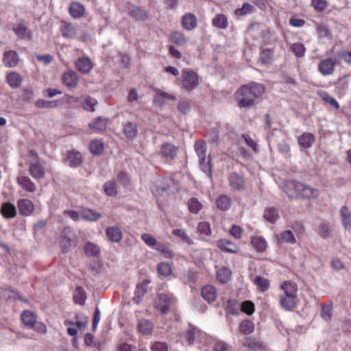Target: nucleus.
<instances>
[{"instance_id":"f257e3e1","label":"nucleus","mask_w":351,"mask_h":351,"mask_svg":"<svg viewBox=\"0 0 351 351\" xmlns=\"http://www.w3.org/2000/svg\"><path fill=\"white\" fill-rule=\"evenodd\" d=\"M264 92V86L259 83L252 82L242 86L236 93L239 107L248 108L253 107Z\"/></svg>"},{"instance_id":"f03ea898","label":"nucleus","mask_w":351,"mask_h":351,"mask_svg":"<svg viewBox=\"0 0 351 351\" xmlns=\"http://www.w3.org/2000/svg\"><path fill=\"white\" fill-rule=\"evenodd\" d=\"M285 192L290 198L312 199L319 195L317 189L295 180L288 182L285 184Z\"/></svg>"},{"instance_id":"7ed1b4c3","label":"nucleus","mask_w":351,"mask_h":351,"mask_svg":"<svg viewBox=\"0 0 351 351\" xmlns=\"http://www.w3.org/2000/svg\"><path fill=\"white\" fill-rule=\"evenodd\" d=\"M195 153L199 158V165L206 175L212 178L213 165L210 156L207 155V145L203 141H197L194 145Z\"/></svg>"},{"instance_id":"20e7f679","label":"nucleus","mask_w":351,"mask_h":351,"mask_svg":"<svg viewBox=\"0 0 351 351\" xmlns=\"http://www.w3.org/2000/svg\"><path fill=\"white\" fill-rule=\"evenodd\" d=\"M174 304V298L169 293H161L158 294L157 308L161 314L169 313Z\"/></svg>"},{"instance_id":"39448f33","label":"nucleus","mask_w":351,"mask_h":351,"mask_svg":"<svg viewBox=\"0 0 351 351\" xmlns=\"http://www.w3.org/2000/svg\"><path fill=\"white\" fill-rule=\"evenodd\" d=\"M183 84L186 89L191 90L197 86L198 77L193 71H184Z\"/></svg>"},{"instance_id":"423d86ee","label":"nucleus","mask_w":351,"mask_h":351,"mask_svg":"<svg viewBox=\"0 0 351 351\" xmlns=\"http://www.w3.org/2000/svg\"><path fill=\"white\" fill-rule=\"evenodd\" d=\"M19 214L23 216H30L34 211L33 202L28 199H20L17 202Z\"/></svg>"},{"instance_id":"0eeeda50","label":"nucleus","mask_w":351,"mask_h":351,"mask_svg":"<svg viewBox=\"0 0 351 351\" xmlns=\"http://www.w3.org/2000/svg\"><path fill=\"white\" fill-rule=\"evenodd\" d=\"M30 175L36 180L44 178L45 176V169L40 160L32 161L29 168Z\"/></svg>"},{"instance_id":"6e6552de","label":"nucleus","mask_w":351,"mask_h":351,"mask_svg":"<svg viewBox=\"0 0 351 351\" xmlns=\"http://www.w3.org/2000/svg\"><path fill=\"white\" fill-rule=\"evenodd\" d=\"M335 64L336 60L326 58L319 62L318 70L323 75H329L333 73Z\"/></svg>"},{"instance_id":"1a4fd4ad","label":"nucleus","mask_w":351,"mask_h":351,"mask_svg":"<svg viewBox=\"0 0 351 351\" xmlns=\"http://www.w3.org/2000/svg\"><path fill=\"white\" fill-rule=\"evenodd\" d=\"M181 24L182 27L186 31H192L197 25V17L192 13H186L182 16Z\"/></svg>"},{"instance_id":"9d476101","label":"nucleus","mask_w":351,"mask_h":351,"mask_svg":"<svg viewBox=\"0 0 351 351\" xmlns=\"http://www.w3.org/2000/svg\"><path fill=\"white\" fill-rule=\"evenodd\" d=\"M228 182L230 186L234 190L241 191L244 189L245 180L241 175L237 173L230 174Z\"/></svg>"},{"instance_id":"9b49d317","label":"nucleus","mask_w":351,"mask_h":351,"mask_svg":"<svg viewBox=\"0 0 351 351\" xmlns=\"http://www.w3.org/2000/svg\"><path fill=\"white\" fill-rule=\"evenodd\" d=\"M75 66L80 72L86 74L92 70L93 64L88 57H81L77 60Z\"/></svg>"},{"instance_id":"f8f14e48","label":"nucleus","mask_w":351,"mask_h":351,"mask_svg":"<svg viewBox=\"0 0 351 351\" xmlns=\"http://www.w3.org/2000/svg\"><path fill=\"white\" fill-rule=\"evenodd\" d=\"M315 141V137L314 134L309 132H304L298 137V143L303 149L311 147Z\"/></svg>"},{"instance_id":"ddd939ff","label":"nucleus","mask_w":351,"mask_h":351,"mask_svg":"<svg viewBox=\"0 0 351 351\" xmlns=\"http://www.w3.org/2000/svg\"><path fill=\"white\" fill-rule=\"evenodd\" d=\"M217 245L224 252L235 254L239 250V247L235 243L227 239H220L218 241Z\"/></svg>"},{"instance_id":"4468645a","label":"nucleus","mask_w":351,"mask_h":351,"mask_svg":"<svg viewBox=\"0 0 351 351\" xmlns=\"http://www.w3.org/2000/svg\"><path fill=\"white\" fill-rule=\"evenodd\" d=\"M149 285V282L147 280L143 281V282L136 286V290L134 291V295L133 297V301L138 304L143 300V296L147 292V287Z\"/></svg>"},{"instance_id":"2eb2a0df","label":"nucleus","mask_w":351,"mask_h":351,"mask_svg":"<svg viewBox=\"0 0 351 351\" xmlns=\"http://www.w3.org/2000/svg\"><path fill=\"white\" fill-rule=\"evenodd\" d=\"M160 152L164 158L173 159L177 155L178 148L171 143H165L161 146Z\"/></svg>"},{"instance_id":"dca6fc26","label":"nucleus","mask_w":351,"mask_h":351,"mask_svg":"<svg viewBox=\"0 0 351 351\" xmlns=\"http://www.w3.org/2000/svg\"><path fill=\"white\" fill-rule=\"evenodd\" d=\"M343 226L348 231H351V213L346 206H343L339 211Z\"/></svg>"},{"instance_id":"f3484780","label":"nucleus","mask_w":351,"mask_h":351,"mask_svg":"<svg viewBox=\"0 0 351 351\" xmlns=\"http://www.w3.org/2000/svg\"><path fill=\"white\" fill-rule=\"evenodd\" d=\"M154 91L156 93V95L154 97L153 101L155 105L158 106H162L164 104L165 100H174L175 97L166 93L160 90L158 88L154 89Z\"/></svg>"},{"instance_id":"a211bd4d","label":"nucleus","mask_w":351,"mask_h":351,"mask_svg":"<svg viewBox=\"0 0 351 351\" xmlns=\"http://www.w3.org/2000/svg\"><path fill=\"white\" fill-rule=\"evenodd\" d=\"M19 184L23 188V190L33 193L36 191V186L31 179L26 176H19L17 178Z\"/></svg>"},{"instance_id":"6ab92c4d","label":"nucleus","mask_w":351,"mask_h":351,"mask_svg":"<svg viewBox=\"0 0 351 351\" xmlns=\"http://www.w3.org/2000/svg\"><path fill=\"white\" fill-rule=\"evenodd\" d=\"M3 61L8 67H14L19 62V56L14 51H7L4 53Z\"/></svg>"},{"instance_id":"aec40b11","label":"nucleus","mask_w":351,"mask_h":351,"mask_svg":"<svg viewBox=\"0 0 351 351\" xmlns=\"http://www.w3.org/2000/svg\"><path fill=\"white\" fill-rule=\"evenodd\" d=\"M202 296L208 302H213L217 296V289L212 285L204 286L202 289Z\"/></svg>"},{"instance_id":"412c9836","label":"nucleus","mask_w":351,"mask_h":351,"mask_svg":"<svg viewBox=\"0 0 351 351\" xmlns=\"http://www.w3.org/2000/svg\"><path fill=\"white\" fill-rule=\"evenodd\" d=\"M62 82L67 87H75L78 82V78L76 73L72 71L64 73L62 76Z\"/></svg>"},{"instance_id":"4be33fe9","label":"nucleus","mask_w":351,"mask_h":351,"mask_svg":"<svg viewBox=\"0 0 351 351\" xmlns=\"http://www.w3.org/2000/svg\"><path fill=\"white\" fill-rule=\"evenodd\" d=\"M106 236L111 241L119 243L122 239V232L117 226L108 227L106 229Z\"/></svg>"},{"instance_id":"5701e85b","label":"nucleus","mask_w":351,"mask_h":351,"mask_svg":"<svg viewBox=\"0 0 351 351\" xmlns=\"http://www.w3.org/2000/svg\"><path fill=\"white\" fill-rule=\"evenodd\" d=\"M13 31L21 39L30 40L32 38V32L23 23L18 24Z\"/></svg>"},{"instance_id":"b1692460","label":"nucleus","mask_w":351,"mask_h":351,"mask_svg":"<svg viewBox=\"0 0 351 351\" xmlns=\"http://www.w3.org/2000/svg\"><path fill=\"white\" fill-rule=\"evenodd\" d=\"M85 254L88 257L98 258L100 255V247L95 243L87 242L84 245Z\"/></svg>"},{"instance_id":"393cba45","label":"nucleus","mask_w":351,"mask_h":351,"mask_svg":"<svg viewBox=\"0 0 351 351\" xmlns=\"http://www.w3.org/2000/svg\"><path fill=\"white\" fill-rule=\"evenodd\" d=\"M200 330L196 327L190 325L186 330L185 338L189 345H192L199 337Z\"/></svg>"},{"instance_id":"a878e982","label":"nucleus","mask_w":351,"mask_h":351,"mask_svg":"<svg viewBox=\"0 0 351 351\" xmlns=\"http://www.w3.org/2000/svg\"><path fill=\"white\" fill-rule=\"evenodd\" d=\"M1 212L3 216L5 218H14L16 215V206L10 202L3 204Z\"/></svg>"},{"instance_id":"bb28decb","label":"nucleus","mask_w":351,"mask_h":351,"mask_svg":"<svg viewBox=\"0 0 351 351\" xmlns=\"http://www.w3.org/2000/svg\"><path fill=\"white\" fill-rule=\"evenodd\" d=\"M280 304L285 310H291L295 307L296 296H280Z\"/></svg>"},{"instance_id":"cd10ccee","label":"nucleus","mask_w":351,"mask_h":351,"mask_svg":"<svg viewBox=\"0 0 351 351\" xmlns=\"http://www.w3.org/2000/svg\"><path fill=\"white\" fill-rule=\"evenodd\" d=\"M281 289L282 293L280 296H297V287L296 285L290 282H285L282 286Z\"/></svg>"},{"instance_id":"c85d7f7f","label":"nucleus","mask_w":351,"mask_h":351,"mask_svg":"<svg viewBox=\"0 0 351 351\" xmlns=\"http://www.w3.org/2000/svg\"><path fill=\"white\" fill-rule=\"evenodd\" d=\"M69 11L70 14L73 18L77 19L82 17L84 15L85 9L82 4L73 2L71 3Z\"/></svg>"},{"instance_id":"c756f323","label":"nucleus","mask_w":351,"mask_h":351,"mask_svg":"<svg viewBox=\"0 0 351 351\" xmlns=\"http://www.w3.org/2000/svg\"><path fill=\"white\" fill-rule=\"evenodd\" d=\"M67 160L71 167H77L82 162V155L79 152L69 151L67 154Z\"/></svg>"},{"instance_id":"7c9ffc66","label":"nucleus","mask_w":351,"mask_h":351,"mask_svg":"<svg viewBox=\"0 0 351 351\" xmlns=\"http://www.w3.org/2000/svg\"><path fill=\"white\" fill-rule=\"evenodd\" d=\"M212 24L217 28L225 29L228 26V19L224 14H218L213 19Z\"/></svg>"},{"instance_id":"2f4dec72","label":"nucleus","mask_w":351,"mask_h":351,"mask_svg":"<svg viewBox=\"0 0 351 351\" xmlns=\"http://www.w3.org/2000/svg\"><path fill=\"white\" fill-rule=\"evenodd\" d=\"M108 119L104 117H98L93 123L89 124L90 128L97 132H103L107 128Z\"/></svg>"},{"instance_id":"473e14b6","label":"nucleus","mask_w":351,"mask_h":351,"mask_svg":"<svg viewBox=\"0 0 351 351\" xmlns=\"http://www.w3.org/2000/svg\"><path fill=\"white\" fill-rule=\"evenodd\" d=\"M60 30L62 36L66 38H73L76 35V29L71 23H64Z\"/></svg>"},{"instance_id":"72a5a7b5","label":"nucleus","mask_w":351,"mask_h":351,"mask_svg":"<svg viewBox=\"0 0 351 351\" xmlns=\"http://www.w3.org/2000/svg\"><path fill=\"white\" fill-rule=\"evenodd\" d=\"M274 59V51L270 49H263L259 56V61L261 64L267 65L270 64Z\"/></svg>"},{"instance_id":"f704fd0d","label":"nucleus","mask_w":351,"mask_h":351,"mask_svg":"<svg viewBox=\"0 0 351 351\" xmlns=\"http://www.w3.org/2000/svg\"><path fill=\"white\" fill-rule=\"evenodd\" d=\"M21 319L25 326L32 327L36 322V317L32 312L24 311L21 315Z\"/></svg>"},{"instance_id":"c9c22d12","label":"nucleus","mask_w":351,"mask_h":351,"mask_svg":"<svg viewBox=\"0 0 351 351\" xmlns=\"http://www.w3.org/2000/svg\"><path fill=\"white\" fill-rule=\"evenodd\" d=\"M129 14L136 20L144 21L148 18L147 12L138 7H134L130 10Z\"/></svg>"},{"instance_id":"e433bc0d","label":"nucleus","mask_w":351,"mask_h":351,"mask_svg":"<svg viewBox=\"0 0 351 351\" xmlns=\"http://www.w3.org/2000/svg\"><path fill=\"white\" fill-rule=\"evenodd\" d=\"M239 330L242 334L249 335L254 330V324L249 319H245L240 323Z\"/></svg>"},{"instance_id":"4c0bfd02","label":"nucleus","mask_w":351,"mask_h":351,"mask_svg":"<svg viewBox=\"0 0 351 351\" xmlns=\"http://www.w3.org/2000/svg\"><path fill=\"white\" fill-rule=\"evenodd\" d=\"M86 295L83 288L77 287L73 291V300L76 304L83 305L85 303Z\"/></svg>"},{"instance_id":"58836bf2","label":"nucleus","mask_w":351,"mask_h":351,"mask_svg":"<svg viewBox=\"0 0 351 351\" xmlns=\"http://www.w3.org/2000/svg\"><path fill=\"white\" fill-rule=\"evenodd\" d=\"M8 84L12 88H16L21 86L22 83V77L16 73L12 72L7 77Z\"/></svg>"},{"instance_id":"ea45409f","label":"nucleus","mask_w":351,"mask_h":351,"mask_svg":"<svg viewBox=\"0 0 351 351\" xmlns=\"http://www.w3.org/2000/svg\"><path fill=\"white\" fill-rule=\"evenodd\" d=\"M278 217V212L275 208L270 207L265 209L264 213V218L267 221L273 223L277 221Z\"/></svg>"},{"instance_id":"a19ab883","label":"nucleus","mask_w":351,"mask_h":351,"mask_svg":"<svg viewBox=\"0 0 351 351\" xmlns=\"http://www.w3.org/2000/svg\"><path fill=\"white\" fill-rule=\"evenodd\" d=\"M105 193L108 196H115L117 193V184L114 180H109L104 185Z\"/></svg>"},{"instance_id":"79ce46f5","label":"nucleus","mask_w":351,"mask_h":351,"mask_svg":"<svg viewBox=\"0 0 351 351\" xmlns=\"http://www.w3.org/2000/svg\"><path fill=\"white\" fill-rule=\"evenodd\" d=\"M251 243L252 246L258 252H263L267 248V242L263 237H253Z\"/></svg>"},{"instance_id":"37998d69","label":"nucleus","mask_w":351,"mask_h":351,"mask_svg":"<svg viewBox=\"0 0 351 351\" xmlns=\"http://www.w3.org/2000/svg\"><path fill=\"white\" fill-rule=\"evenodd\" d=\"M153 327V324L147 319H141L138 324V330L145 335L149 334Z\"/></svg>"},{"instance_id":"c03bdc74","label":"nucleus","mask_w":351,"mask_h":351,"mask_svg":"<svg viewBox=\"0 0 351 351\" xmlns=\"http://www.w3.org/2000/svg\"><path fill=\"white\" fill-rule=\"evenodd\" d=\"M171 40L177 45L183 46L186 43V38L181 32H173L171 34Z\"/></svg>"},{"instance_id":"a18cd8bd","label":"nucleus","mask_w":351,"mask_h":351,"mask_svg":"<svg viewBox=\"0 0 351 351\" xmlns=\"http://www.w3.org/2000/svg\"><path fill=\"white\" fill-rule=\"evenodd\" d=\"M253 282L263 291L267 290L269 287V281L261 276H256L253 279Z\"/></svg>"},{"instance_id":"49530a36","label":"nucleus","mask_w":351,"mask_h":351,"mask_svg":"<svg viewBox=\"0 0 351 351\" xmlns=\"http://www.w3.org/2000/svg\"><path fill=\"white\" fill-rule=\"evenodd\" d=\"M123 134L128 139L135 137L137 134L136 125L132 123H128L124 126Z\"/></svg>"},{"instance_id":"de8ad7c7","label":"nucleus","mask_w":351,"mask_h":351,"mask_svg":"<svg viewBox=\"0 0 351 351\" xmlns=\"http://www.w3.org/2000/svg\"><path fill=\"white\" fill-rule=\"evenodd\" d=\"M104 143L99 140L92 141L90 144V150L94 155H100L104 152Z\"/></svg>"},{"instance_id":"09e8293b","label":"nucleus","mask_w":351,"mask_h":351,"mask_svg":"<svg viewBox=\"0 0 351 351\" xmlns=\"http://www.w3.org/2000/svg\"><path fill=\"white\" fill-rule=\"evenodd\" d=\"M73 244L74 242L73 240L66 236L62 237L60 241V246L62 249V253L66 254L71 251V247Z\"/></svg>"},{"instance_id":"8fccbe9b","label":"nucleus","mask_w":351,"mask_h":351,"mask_svg":"<svg viewBox=\"0 0 351 351\" xmlns=\"http://www.w3.org/2000/svg\"><path fill=\"white\" fill-rule=\"evenodd\" d=\"M176 183L171 178H166L163 180V185L160 186V188L162 191L167 193H173L176 189Z\"/></svg>"},{"instance_id":"3c124183","label":"nucleus","mask_w":351,"mask_h":351,"mask_svg":"<svg viewBox=\"0 0 351 351\" xmlns=\"http://www.w3.org/2000/svg\"><path fill=\"white\" fill-rule=\"evenodd\" d=\"M231 276V271L227 267H223L217 271V277L221 283L227 282Z\"/></svg>"},{"instance_id":"603ef678","label":"nucleus","mask_w":351,"mask_h":351,"mask_svg":"<svg viewBox=\"0 0 351 351\" xmlns=\"http://www.w3.org/2000/svg\"><path fill=\"white\" fill-rule=\"evenodd\" d=\"M217 206L221 210H227L230 206V199L227 195H221L217 199Z\"/></svg>"},{"instance_id":"864d4df0","label":"nucleus","mask_w":351,"mask_h":351,"mask_svg":"<svg viewBox=\"0 0 351 351\" xmlns=\"http://www.w3.org/2000/svg\"><path fill=\"white\" fill-rule=\"evenodd\" d=\"M157 271L162 276H169L172 273L171 266L168 263H160L157 266Z\"/></svg>"},{"instance_id":"5fc2aeb1","label":"nucleus","mask_w":351,"mask_h":351,"mask_svg":"<svg viewBox=\"0 0 351 351\" xmlns=\"http://www.w3.org/2000/svg\"><path fill=\"white\" fill-rule=\"evenodd\" d=\"M197 278V273L193 269H189L183 272V280L185 284L195 282Z\"/></svg>"},{"instance_id":"6e6d98bb","label":"nucleus","mask_w":351,"mask_h":351,"mask_svg":"<svg viewBox=\"0 0 351 351\" xmlns=\"http://www.w3.org/2000/svg\"><path fill=\"white\" fill-rule=\"evenodd\" d=\"M243 346L254 351H264V348L262 345L249 339H246L243 342Z\"/></svg>"},{"instance_id":"4d7b16f0","label":"nucleus","mask_w":351,"mask_h":351,"mask_svg":"<svg viewBox=\"0 0 351 351\" xmlns=\"http://www.w3.org/2000/svg\"><path fill=\"white\" fill-rule=\"evenodd\" d=\"M292 52L298 57L302 58L304 56L306 49L303 44L298 43H294L291 46Z\"/></svg>"},{"instance_id":"13d9d810","label":"nucleus","mask_w":351,"mask_h":351,"mask_svg":"<svg viewBox=\"0 0 351 351\" xmlns=\"http://www.w3.org/2000/svg\"><path fill=\"white\" fill-rule=\"evenodd\" d=\"M319 95L324 101L328 103L330 105H331L335 108H336V109L339 108V104L338 101L335 98L332 97L328 93L323 91L319 93Z\"/></svg>"},{"instance_id":"bf43d9fd","label":"nucleus","mask_w":351,"mask_h":351,"mask_svg":"<svg viewBox=\"0 0 351 351\" xmlns=\"http://www.w3.org/2000/svg\"><path fill=\"white\" fill-rule=\"evenodd\" d=\"M188 207L190 212L196 214L202 209V205L197 198H191L188 203Z\"/></svg>"},{"instance_id":"052dcab7","label":"nucleus","mask_w":351,"mask_h":351,"mask_svg":"<svg viewBox=\"0 0 351 351\" xmlns=\"http://www.w3.org/2000/svg\"><path fill=\"white\" fill-rule=\"evenodd\" d=\"M311 4L319 12L324 11L328 6V2L326 0H312Z\"/></svg>"},{"instance_id":"680f3d73","label":"nucleus","mask_w":351,"mask_h":351,"mask_svg":"<svg viewBox=\"0 0 351 351\" xmlns=\"http://www.w3.org/2000/svg\"><path fill=\"white\" fill-rule=\"evenodd\" d=\"M142 240L149 247H156L158 243L154 237L148 234L144 233L141 235Z\"/></svg>"},{"instance_id":"e2e57ef3","label":"nucleus","mask_w":351,"mask_h":351,"mask_svg":"<svg viewBox=\"0 0 351 351\" xmlns=\"http://www.w3.org/2000/svg\"><path fill=\"white\" fill-rule=\"evenodd\" d=\"M82 217L87 220L96 221L101 218V215L90 209L84 211Z\"/></svg>"},{"instance_id":"0e129e2a","label":"nucleus","mask_w":351,"mask_h":351,"mask_svg":"<svg viewBox=\"0 0 351 351\" xmlns=\"http://www.w3.org/2000/svg\"><path fill=\"white\" fill-rule=\"evenodd\" d=\"M97 104L95 99L92 97H88L84 101L83 108L88 111L93 112L95 110V106Z\"/></svg>"},{"instance_id":"69168bd1","label":"nucleus","mask_w":351,"mask_h":351,"mask_svg":"<svg viewBox=\"0 0 351 351\" xmlns=\"http://www.w3.org/2000/svg\"><path fill=\"white\" fill-rule=\"evenodd\" d=\"M253 7L251 4L245 3L243 5L242 8L235 10L234 13L236 15L243 16L249 14Z\"/></svg>"},{"instance_id":"338daca9","label":"nucleus","mask_w":351,"mask_h":351,"mask_svg":"<svg viewBox=\"0 0 351 351\" xmlns=\"http://www.w3.org/2000/svg\"><path fill=\"white\" fill-rule=\"evenodd\" d=\"M197 230L200 234L208 236L211 234L210 224L208 222L203 221L198 224Z\"/></svg>"},{"instance_id":"774afa93","label":"nucleus","mask_w":351,"mask_h":351,"mask_svg":"<svg viewBox=\"0 0 351 351\" xmlns=\"http://www.w3.org/2000/svg\"><path fill=\"white\" fill-rule=\"evenodd\" d=\"M282 239L287 243H295L296 242V239L291 230H285L281 233Z\"/></svg>"}]
</instances>
